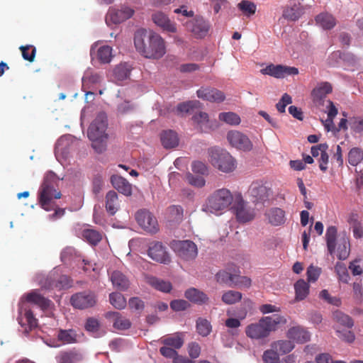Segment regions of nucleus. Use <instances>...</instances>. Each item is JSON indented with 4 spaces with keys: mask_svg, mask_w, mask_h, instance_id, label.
Wrapping results in <instances>:
<instances>
[{
    "mask_svg": "<svg viewBox=\"0 0 363 363\" xmlns=\"http://www.w3.org/2000/svg\"><path fill=\"white\" fill-rule=\"evenodd\" d=\"M26 301L19 306L18 321L23 328V333L28 335L30 331L38 327V319L35 318L33 311L27 304H35L42 310H46L50 307L51 301L40 295L36 290L26 295Z\"/></svg>",
    "mask_w": 363,
    "mask_h": 363,
    "instance_id": "obj_1",
    "label": "nucleus"
},
{
    "mask_svg": "<svg viewBox=\"0 0 363 363\" xmlns=\"http://www.w3.org/2000/svg\"><path fill=\"white\" fill-rule=\"evenodd\" d=\"M107 126V116L105 113L101 112L96 116L88 128V137L92 142V147L97 152H102L106 149Z\"/></svg>",
    "mask_w": 363,
    "mask_h": 363,
    "instance_id": "obj_2",
    "label": "nucleus"
},
{
    "mask_svg": "<svg viewBox=\"0 0 363 363\" xmlns=\"http://www.w3.org/2000/svg\"><path fill=\"white\" fill-rule=\"evenodd\" d=\"M57 182L56 175L53 172L48 173L39 190V203L47 211L57 207L55 200L61 197V193L55 188Z\"/></svg>",
    "mask_w": 363,
    "mask_h": 363,
    "instance_id": "obj_3",
    "label": "nucleus"
},
{
    "mask_svg": "<svg viewBox=\"0 0 363 363\" xmlns=\"http://www.w3.org/2000/svg\"><path fill=\"white\" fill-rule=\"evenodd\" d=\"M147 43L148 48H145L141 35L134 38L136 50L145 57L159 59L165 54L164 41L160 35L150 32Z\"/></svg>",
    "mask_w": 363,
    "mask_h": 363,
    "instance_id": "obj_4",
    "label": "nucleus"
},
{
    "mask_svg": "<svg viewBox=\"0 0 363 363\" xmlns=\"http://www.w3.org/2000/svg\"><path fill=\"white\" fill-rule=\"evenodd\" d=\"M235 201V194L227 188H220L213 191L207 198L205 211L212 213H218L228 209Z\"/></svg>",
    "mask_w": 363,
    "mask_h": 363,
    "instance_id": "obj_5",
    "label": "nucleus"
},
{
    "mask_svg": "<svg viewBox=\"0 0 363 363\" xmlns=\"http://www.w3.org/2000/svg\"><path fill=\"white\" fill-rule=\"evenodd\" d=\"M208 152L209 162L220 171L230 173L235 169L236 161L227 151L218 147H211Z\"/></svg>",
    "mask_w": 363,
    "mask_h": 363,
    "instance_id": "obj_6",
    "label": "nucleus"
},
{
    "mask_svg": "<svg viewBox=\"0 0 363 363\" xmlns=\"http://www.w3.org/2000/svg\"><path fill=\"white\" fill-rule=\"evenodd\" d=\"M239 223H247L252 220L255 216L254 209L247 206L240 193L235 194V201L232 207Z\"/></svg>",
    "mask_w": 363,
    "mask_h": 363,
    "instance_id": "obj_7",
    "label": "nucleus"
},
{
    "mask_svg": "<svg viewBox=\"0 0 363 363\" xmlns=\"http://www.w3.org/2000/svg\"><path fill=\"white\" fill-rule=\"evenodd\" d=\"M97 303L96 294L91 291H84L74 294L70 298V303L74 308L84 310L94 307Z\"/></svg>",
    "mask_w": 363,
    "mask_h": 363,
    "instance_id": "obj_8",
    "label": "nucleus"
},
{
    "mask_svg": "<svg viewBox=\"0 0 363 363\" xmlns=\"http://www.w3.org/2000/svg\"><path fill=\"white\" fill-rule=\"evenodd\" d=\"M271 190L262 181H256L251 184L248 194L254 203H264L269 199Z\"/></svg>",
    "mask_w": 363,
    "mask_h": 363,
    "instance_id": "obj_9",
    "label": "nucleus"
},
{
    "mask_svg": "<svg viewBox=\"0 0 363 363\" xmlns=\"http://www.w3.org/2000/svg\"><path fill=\"white\" fill-rule=\"evenodd\" d=\"M173 248L179 257L186 261L195 259L198 254L196 244L190 240L175 241Z\"/></svg>",
    "mask_w": 363,
    "mask_h": 363,
    "instance_id": "obj_10",
    "label": "nucleus"
},
{
    "mask_svg": "<svg viewBox=\"0 0 363 363\" xmlns=\"http://www.w3.org/2000/svg\"><path fill=\"white\" fill-rule=\"evenodd\" d=\"M260 72L262 74L269 75L271 77L281 79L289 75H296L298 74V69L294 67H289L282 65L270 64L265 68L262 69Z\"/></svg>",
    "mask_w": 363,
    "mask_h": 363,
    "instance_id": "obj_11",
    "label": "nucleus"
},
{
    "mask_svg": "<svg viewBox=\"0 0 363 363\" xmlns=\"http://www.w3.org/2000/svg\"><path fill=\"white\" fill-rule=\"evenodd\" d=\"M135 219L139 225L149 233H155L159 230L156 218L147 210L138 211L136 213Z\"/></svg>",
    "mask_w": 363,
    "mask_h": 363,
    "instance_id": "obj_12",
    "label": "nucleus"
},
{
    "mask_svg": "<svg viewBox=\"0 0 363 363\" xmlns=\"http://www.w3.org/2000/svg\"><path fill=\"white\" fill-rule=\"evenodd\" d=\"M209 23L202 16H196L186 23L187 29L191 31L196 38L206 37L210 29Z\"/></svg>",
    "mask_w": 363,
    "mask_h": 363,
    "instance_id": "obj_13",
    "label": "nucleus"
},
{
    "mask_svg": "<svg viewBox=\"0 0 363 363\" xmlns=\"http://www.w3.org/2000/svg\"><path fill=\"white\" fill-rule=\"evenodd\" d=\"M147 255L152 259L160 263L167 264L171 262V257L166 247L160 242L150 243Z\"/></svg>",
    "mask_w": 363,
    "mask_h": 363,
    "instance_id": "obj_14",
    "label": "nucleus"
},
{
    "mask_svg": "<svg viewBox=\"0 0 363 363\" xmlns=\"http://www.w3.org/2000/svg\"><path fill=\"white\" fill-rule=\"evenodd\" d=\"M227 139L230 144L237 149L250 151L252 148V144L250 139L238 130L229 131L227 135Z\"/></svg>",
    "mask_w": 363,
    "mask_h": 363,
    "instance_id": "obj_15",
    "label": "nucleus"
},
{
    "mask_svg": "<svg viewBox=\"0 0 363 363\" xmlns=\"http://www.w3.org/2000/svg\"><path fill=\"white\" fill-rule=\"evenodd\" d=\"M270 333L262 318L259 322L250 324L245 328L246 335L251 339H263L268 337Z\"/></svg>",
    "mask_w": 363,
    "mask_h": 363,
    "instance_id": "obj_16",
    "label": "nucleus"
},
{
    "mask_svg": "<svg viewBox=\"0 0 363 363\" xmlns=\"http://www.w3.org/2000/svg\"><path fill=\"white\" fill-rule=\"evenodd\" d=\"M133 13L134 11L129 7H122L121 9L111 8L106 16V22L107 24H118L130 18Z\"/></svg>",
    "mask_w": 363,
    "mask_h": 363,
    "instance_id": "obj_17",
    "label": "nucleus"
},
{
    "mask_svg": "<svg viewBox=\"0 0 363 363\" xmlns=\"http://www.w3.org/2000/svg\"><path fill=\"white\" fill-rule=\"evenodd\" d=\"M196 93L199 98L210 102L220 103L225 99L223 91L212 87H201Z\"/></svg>",
    "mask_w": 363,
    "mask_h": 363,
    "instance_id": "obj_18",
    "label": "nucleus"
},
{
    "mask_svg": "<svg viewBox=\"0 0 363 363\" xmlns=\"http://www.w3.org/2000/svg\"><path fill=\"white\" fill-rule=\"evenodd\" d=\"M153 22L162 28L163 30L169 33H176L177 27L176 24L172 22L168 16L161 11L155 12L152 16Z\"/></svg>",
    "mask_w": 363,
    "mask_h": 363,
    "instance_id": "obj_19",
    "label": "nucleus"
},
{
    "mask_svg": "<svg viewBox=\"0 0 363 363\" xmlns=\"http://www.w3.org/2000/svg\"><path fill=\"white\" fill-rule=\"evenodd\" d=\"M110 280L116 289L126 291L130 286L128 278L121 271L115 270L109 274Z\"/></svg>",
    "mask_w": 363,
    "mask_h": 363,
    "instance_id": "obj_20",
    "label": "nucleus"
},
{
    "mask_svg": "<svg viewBox=\"0 0 363 363\" xmlns=\"http://www.w3.org/2000/svg\"><path fill=\"white\" fill-rule=\"evenodd\" d=\"M48 288L56 289L58 290L67 289L72 286V280L67 275H60L57 278L55 274H52L48 278Z\"/></svg>",
    "mask_w": 363,
    "mask_h": 363,
    "instance_id": "obj_21",
    "label": "nucleus"
},
{
    "mask_svg": "<svg viewBox=\"0 0 363 363\" xmlns=\"http://www.w3.org/2000/svg\"><path fill=\"white\" fill-rule=\"evenodd\" d=\"M55 359L57 363H77L82 359V355L75 350H67L60 351Z\"/></svg>",
    "mask_w": 363,
    "mask_h": 363,
    "instance_id": "obj_22",
    "label": "nucleus"
},
{
    "mask_svg": "<svg viewBox=\"0 0 363 363\" xmlns=\"http://www.w3.org/2000/svg\"><path fill=\"white\" fill-rule=\"evenodd\" d=\"M332 86L329 82H325L318 84L311 92L313 101L320 104L328 94L332 92Z\"/></svg>",
    "mask_w": 363,
    "mask_h": 363,
    "instance_id": "obj_23",
    "label": "nucleus"
},
{
    "mask_svg": "<svg viewBox=\"0 0 363 363\" xmlns=\"http://www.w3.org/2000/svg\"><path fill=\"white\" fill-rule=\"evenodd\" d=\"M287 337L298 343H304L310 340L311 335L305 328L295 326L288 330Z\"/></svg>",
    "mask_w": 363,
    "mask_h": 363,
    "instance_id": "obj_24",
    "label": "nucleus"
},
{
    "mask_svg": "<svg viewBox=\"0 0 363 363\" xmlns=\"http://www.w3.org/2000/svg\"><path fill=\"white\" fill-rule=\"evenodd\" d=\"M268 222L274 225L278 226L285 223V212L279 208H272L269 209L266 213Z\"/></svg>",
    "mask_w": 363,
    "mask_h": 363,
    "instance_id": "obj_25",
    "label": "nucleus"
},
{
    "mask_svg": "<svg viewBox=\"0 0 363 363\" xmlns=\"http://www.w3.org/2000/svg\"><path fill=\"white\" fill-rule=\"evenodd\" d=\"M113 186L125 196H130L132 193L130 184L123 177L118 175H113L111 177Z\"/></svg>",
    "mask_w": 363,
    "mask_h": 363,
    "instance_id": "obj_26",
    "label": "nucleus"
},
{
    "mask_svg": "<svg viewBox=\"0 0 363 363\" xmlns=\"http://www.w3.org/2000/svg\"><path fill=\"white\" fill-rule=\"evenodd\" d=\"M192 121L202 132H207L213 128V121L209 120L208 113L205 112L200 111L195 113Z\"/></svg>",
    "mask_w": 363,
    "mask_h": 363,
    "instance_id": "obj_27",
    "label": "nucleus"
},
{
    "mask_svg": "<svg viewBox=\"0 0 363 363\" xmlns=\"http://www.w3.org/2000/svg\"><path fill=\"white\" fill-rule=\"evenodd\" d=\"M108 316L113 318V326L116 330H125L131 327L130 320L118 312H111Z\"/></svg>",
    "mask_w": 363,
    "mask_h": 363,
    "instance_id": "obj_28",
    "label": "nucleus"
},
{
    "mask_svg": "<svg viewBox=\"0 0 363 363\" xmlns=\"http://www.w3.org/2000/svg\"><path fill=\"white\" fill-rule=\"evenodd\" d=\"M160 342L164 345L169 346L176 350L181 348L184 345V337L182 333H177L163 337Z\"/></svg>",
    "mask_w": 363,
    "mask_h": 363,
    "instance_id": "obj_29",
    "label": "nucleus"
},
{
    "mask_svg": "<svg viewBox=\"0 0 363 363\" xmlns=\"http://www.w3.org/2000/svg\"><path fill=\"white\" fill-rule=\"evenodd\" d=\"M106 209L111 216H113L119 209L118 196L113 190L106 195Z\"/></svg>",
    "mask_w": 363,
    "mask_h": 363,
    "instance_id": "obj_30",
    "label": "nucleus"
},
{
    "mask_svg": "<svg viewBox=\"0 0 363 363\" xmlns=\"http://www.w3.org/2000/svg\"><path fill=\"white\" fill-rule=\"evenodd\" d=\"M303 9L300 4H294L291 6H287L283 11V17L291 21H297L303 14Z\"/></svg>",
    "mask_w": 363,
    "mask_h": 363,
    "instance_id": "obj_31",
    "label": "nucleus"
},
{
    "mask_svg": "<svg viewBox=\"0 0 363 363\" xmlns=\"http://www.w3.org/2000/svg\"><path fill=\"white\" fill-rule=\"evenodd\" d=\"M262 318L270 332L276 330L279 326L285 325L287 322L286 318L280 314H273Z\"/></svg>",
    "mask_w": 363,
    "mask_h": 363,
    "instance_id": "obj_32",
    "label": "nucleus"
},
{
    "mask_svg": "<svg viewBox=\"0 0 363 363\" xmlns=\"http://www.w3.org/2000/svg\"><path fill=\"white\" fill-rule=\"evenodd\" d=\"M130 73V67L127 63H121L117 65L113 71V77L116 83L125 80Z\"/></svg>",
    "mask_w": 363,
    "mask_h": 363,
    "instance_id": "obj_33",
    "label": "nucleus"
},
{
    "mask_svg": "<svg viewBox=\"0 0 363 363\" xmlns=\"http://www.w3.org/2000/svg\"><path fill=\"white\" fill-rule=\"evenodd\" d=\"M185 297L190 301L197 304L206 303L208 301V297L205 293L195 288L186 290Z\"/></svg>",
    "mask_w": 363,
    "mask_h": 363,
    "instance_id": "obj_34",
    "label": "nucleus"
},
{
    "mask_svg": "<svg viewBox=\"0 0 363 363\" xmlns=\"http://www.w3.org/2000/svg\"><path fill=\"white\" fill-rule=\"evenodd\" d=\"M316 23L324 30H330L336 25V20L328 13H321L315 17Z\"/></svg>",
    "mask_w": 363,
    "mask_h": 363,
    "instance_id": "obj_35",
    "label": "nucleus"
},
{
    "mask_svg": "<svg viewBox=\"0 0 363 363\" xmlns=\"http://www.w3.org/2000/svg\"><path fill=\"white\" fill-rule=\"evenodd\" d=\"M161 141L165 148H172L178 145L179 138L176 132L169 130L161 134Z\"/></svg>",
    "mask_w": 363,
    "mask_h": 363,
    "instance_id": "obj_36",
    "label": "nucleus"
},
{
    "mask_svg": "<svg viewBox=\"0 0 363 363\" xmlns=\"http://www.w3.org/2000/svg\"><path fill=\"white\" fill-rule=\"evenodd\" d=\"M337 230L335 226H329L325 233L327 247L329 253L333 255L335 250Z\"/></svg>",
    "mask_w": 363,
    "mask_h": 363,
    "instance_id": "obj_37",
    "label": "nucleus"
},
{
    "mask_svg": "<svg viewBox=\"0 0 363 363\" xmlns=\"http://www.w3.org/2000/svg\"><path fill=\"white\" fill-rule=\"evenodd\" d=\"M82 237L90 245H96L101 240L102 234L94 229L86 228L82 230Z\"/></svg>",
    "mask_w": 363,
    "mask_h": 363,
    "instance_id": "obj_38",
    "label": "nucleus"
},
{
    "mask_svg": "<svg viewBox=\"0 0 363 363\" xmlns=\"http://www.w3.org/2000/svg\"><path fill=\"white\" fill-rule=\"evenodd\" d=\"M296 299L302 301L306 298L309 293V284L303 279L298 280L294 284Z\"/></svg>",
    "mask_w": 363,
    "mask_h": 363,
    "instance_id": "obj_39",
    "label": "nucleus"
},
{
    "mask_svg": "<svg viewBox=\"0 0 363 363\" xmlns=\"http://www.w3.org/2000/svg\"><path fill=\"white\" fill-rule=\"evenodd\" d=\"M333 318L336 323L347 328H352L354 326L353 319L340 311L333 312Z\"/></svg>",
    "mask_w": 363,
    "mask_h": 363,
    "instance_id": "obj_40",
    "label": "nucleus"
},
{
    "mask_svg": "<svg viewBox=\"0 0 363 363\" xmlns=\"http://www.w3.org/2000/svg\"><path fill=\"white\" fill-rule=\"evenodd\" d=\"M57 340L63 344H71L77 341V333L74 330H62L58 331Z\"/></svg>",
    "mask_w": 363,
    "mask_h": 363,
    "instance_id": "obj_41",
    "label": "nucleus"
},
{
    "mask_svg": "<svg viewBox=\"0 0 363 363\" xmlns=\"http://www.w3.org/2000/svg\"><path fill=\"white\" fill-rule=\"evenodd\" d=\"M271 347L275 349L279 354H284L290 352L294 345L291 341L285 340L272 342Z\"/></svg>",
    "mask_w": 363,
    "mask_h": 363,
    "instance_id": "obj_42",
    "label": "nucleus"
},
{
    "mask_svg": "<svg viewBox=\"0 0 363 363\" xmlns=\"http://www.w3.org/2000/svg\"><path fill=\"white\" fill-rule=\"evenodd\" d=\"M110 303L116 308L121 310L125 308L127 301L124 296L119 292H112L109 294Z\"/></svg>",
    "mask_w": 363,
    "mask_h": 363,
    "instance_id": "obj_43",
    "label": "nucleus"
},
{
    "mask_svg": "<svg viewBox=\"0 0 363 363\" xmlns=\"http://www.w3.org/2000/svg\"><path fill=\"white\" fill-rule=\"evenodd\" d=\"M167 213L170 221L179 223L183 219L184 210L181 206H170L167 208Z\"/></svg>",
    "mask_w": 363,
    "mask_h": 363,
    "instance_id": "obj_44",
    "label": "nucleus"
},
{
    "mask_svg": "<svg viewBox=\"0 0 363 363\" xmlns=\"http://www.w3.org/2000/svg\"><path fill=\"white\" fill-rule=\"evenodd\" d=\"M112 57V48L108 45H103L97 50L96 58L101 63H109Z\"/></svg>",
    "mask_w": 363,
    "mask_h": 363,
    "instance_id": "obj_45",
    "label": "nucleus"
},
{
    "mask_svg": "<svg viewBox=\"0 0 363 363\" xmlns=\"http://www.w3.org/2000/svg\"><path fill=\"white\" fill-rule=\"evenodd\" d=\"M236 278H238L237 275L232 274L226 271H220L216 274L217 281L225 284L229 286H233V284H237Z\"/></svg>",
    "mask_w": 363,
    "mask_h": 363,
    "instance_id": "obj_46",
    "label": "nucleus"
},
{
    "mask_svg": "<svg viewBox=\"0 0 363 363\" xmlns=\"http://www.w3.org/2000/svg\"><path fill=\"white\" fill-rule=\"evenodd\" d=\"M238 8L242 12L244 16L250 17L256 13L257 6L255 3L242 0L238 4Z\"/></svg>",
    "mask_w": 363,
    "mask_h": 363,
    "instance_id": "obj_47",
    "label": "nucleus"
},
{
    "mask_svg": "<svg viewBox=\"0 0 363 363\" xmlns=\"http://www.w3.org/2000/svg\"><path fill=\"white\" fill-rule=\"evenodd\" d=\"M148 282L155 289L162 292H169L172 289V284L170 282L163 281L156 277L149 278Z\"/></svg>",
    "mask_w": 363,
    "mask_h": 363,
    "instance_id": "obj_48",
    "label": "nucleus"
},
{
    "mask_svg": "<svg viewBox=\"0 0 363 363\" xmlns=\"http://www.w3.org/2000/svg\"><path fill=\"white\" fill-rule=\"evenodd\" d=\"M211 325L209 321L204 318H199L196 321V330L203 337L208 336L211 332Z\"/></svg>",
    "mask_w": 363,
    "mask_h": 363,
    "instance_id": "obj_49",
    "label": "nucleus"
},
{
    "mask_svg": "<svg viewBox=\"0 0 363 363\" xmlns=\"http://www.w3.org/2000/svg\"><path fill=\"white\" fill-rule=\"evenodd\" d=\"M242 298V294L236 291H228L222 296V301L225 304L231 305L240 301Z\"/></svg>",
    "mask_w": 363,
    "mask_h": 363,
    "instance_id": "obj_50",
    "label": "nucleus"
},
{
    "mask_svg": "<svg viewBox=\"0 0 363 363\" xmlns=\"http://www.w3.org/2000/svg\"><path fill=\"white\" fill-rule=\"evenodd\" d=\"M363 160V151L358 147H353L348 153V162L352 165H357Z\"/></svg>",
    "mask_w": 363,
    "mask_h": 363,
    "instance_id": "obj_51",
    "label": "nucleus"
},
{
    "mask_svg": "<svg viewBox=\"0 0 363 363\" xmlns=\"http://www.w3.org/2000/svg\"><path fill=\"white\" fill-rule=\"evenodd\" d=\"M22 53V57L25 60L33 62L36 55V48L33 45H26L19 48Z\"/></svg>",
    "mask_w": 363,
    "mask_h": 363,
    "instance_id": "obj_52",
    "label": "nucleus"
},
{
    "mask_svg": "<svg viewBox=\"0 0 363 363\" xmlns=\"http://www.w3.org/2000/svg\"><path fill=\"white\" fill-rule=\"evenodd\" d=\"M185 177L188 184L196 188H202L206 184V180L202 175H194L189 172Z\"/></svg>",
    "mask_w": 363,
    "mask_h": 363,
    "instance_id": "obj_53",
    "label": "nucleus"
},
{
    "mask_svg": "<svg viewBox=\"0 0 363 363\" xmlns=\"http://www.w3.org/2000/svg\"><path fill=\"white\" fill-rule=\"evenodd\" d=\"M218 118L220 121L232 125H238L240 123V118L233 112L220 113Z\"/></svg>",
    "mask_w": 363,
    "mask_h": 363,
    "instance_id": "obj_54",
    "label": "nucleus"
},
{
    "mask_svg": "<svg viewBox=\"0 0 363 363\" xmlns=\"http://www.w3.org/2000/svg\"><path fill=\"white\" fill-rule=\"evenodd\" d=\"M335 270L338 276L340 281L344 283H348L350 275L347 269L344 264L337 262L335 266Z\"/></svg>",
    "mask_w": 363,
    "mask_h": 363,
    "instance_id": "obj_55",
    "label": "nucleus"
},
{
    "mask_svg": "<svg viewBox=\"0 0 363 363\" xmlns=\"http://www.w3.org/2000/svg\"><path fill=\"white\" fill-rule=\"evenodd\" d=\"M264 363H279V354L275 349L271 347L270 350H266L262 356Z\"/></svg>",
    "mask_w": 363,
    "mask_h": 363,
    "instance_id": "obj_56",
    "label": "nucleus"
},
{
    "mask_svg": "<svg viewBox=\"0 0 363 363\" xmlns=\"http://www.w3.org/2000/svg\"><path fill=\"white\" fill-rule=\"evenodd\" d=\"M352 216H350V218H349V223L352 228L354 236L356 238H360L363 235V228H362L360 223L355 218L356 214H352Z\"/></svg>",
    "mask_w": 363,
    "mask_h": 363,
    "instance_id": "obj_57",
    "label": "nucleus"
},
{
    "mask_svg": "<svg viewBox=\"0 0 363 363\" xmlns=\"http://www.w3.org/2000/svg\"><path fill=\"white\" fill-rule=\"evenodd\" d=\"M337 337L343 342L347 343H352L355 340V335L352 330L345 329L336 330Z\"/></svg>",
    "mask_w": 363,
    "mask_h": 363,
    "instance_id": "obj_58",
    "label": "nucleus"
},
{
    "mask_svg": "<svg viewBox=\"0 0 363 363\" xmlns=\"http://www.w3.org/2000/svg\"><path fill=\"white\" fill-rule=\"evenodd\" d=\"M350 255V242L344 239L337 247V257L340 260H345Z\"/></svg>",
    "mask_w": 363,
    "mask_h": 363,
    "instance_id": "obj_59",
    "label": "nucleus"
},
{
    "mask_svg": "<svg viewBox=\"0 0 363 363\" xmlns=\"http://www.w3.org/2000/svg\"><path fill=\"white\" fill-rule=\"evenodd\" d=\"M199 102L198 101H189L178 104L177 111L179 113H189L194 108H196Z\"/></svg>",
    "mask_w": 363,
    "mask_h": 363,
    "instance_id": "obj_60",
    "label": "nucleus"
},
{
    "mask_svg": "<svg viewBox=\"0 0 363 363\" xmlns=\"http://www.w3.org/2000/svg\"><path fill=\"white\" fill-rule=\"evenodd\" d=\"M130 309L140 313L145 308V303L143 300L138 297H132L128 301Z\"/></svg>",
    "mask_w": 363,
    "mask_h": 363,
    "instance_id": "obj_61",
    "label": "nucleus"
},
{
    "mask_svg": "<svg viewBox=\"0 0 363 363\" xmlns=\"http://www.w3.org/2000/svg\"><path fill=\"white\" fill-rule=\"evenodd\" d=\"M352 290L354 299L358 303H360L363 297V289L361 280L354 281L352 284Z\"/></svg>",
    "mask_w": 363,
    "mask_h": 363,
    "instance_id": "obj_62",
    "label": "nucleus"
},
{
    "mask_svg": "<svg viewBox=\"0 0 363 363\" xmlns=\"http://www.w3.org/2000/svg\"><path fill=\"white\" fill-rule=\"evenodd\" d=\"M349 124L352 130L356 133H361L363 131V118L353 117L350 118Z\"/></svg>",
    "mask_w": 363,
    "mask_h": 363,
    "instance_id": "obj_63",
    "label": "nucleus"
},
{
    "mask_svg": "<svg viewBox=\"0 0 363 363\" xmlns=\"http://www.w3.org/2000/svg\"><path fill=\"white\" fill-rule=\"evenodd\" d=\"M85 329L88 332L96 333L99 329V322L96 318H89L85 323Z\"/></svg>",
    "mask_w": 363,
    "mask_h": 363,
    "instance_id": "obj_64",
    "label": "nucleus"
}]
</instances>
